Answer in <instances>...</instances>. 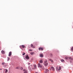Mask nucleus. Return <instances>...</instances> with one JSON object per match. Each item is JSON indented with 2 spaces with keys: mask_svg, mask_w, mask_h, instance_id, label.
Masks as SVG:
<instances>
[{
  "mask_svg": "<svg viewBox=\"0 0 73 73\" xmlns=\"http://www.w3.org/2000/svg\"><path fill=\"white\" fill-rule=\"evenodd\" d=\"M56 70H57V69H58V67H56Z\"/></svg>",
  "mask_w": 73,
  "mask_h": 73,
  "instance_id": "obj_20",
  "label": "nucleus"
},
{
  "mask_svg": "<svg viewBox=\"0 0 73 73\" xmlns=\"http://www.w3.org/2000/svg\"><path fill=\"white\" fill-rule=\"evenodd\" d=\"M31 46L32 48H35V46H33V44H31Z\"/></svg>",
  "mask_w": 73,
  "mask_h": 73,
  "instance_id": "obj_8",
  "label": "nucleus"
},
{
  "mask_svg": "<svg viewBox=\"0 0 73 73\" xmlns=\"http://www.w3.org/2000/svg\"><path fill=\"white\" fill-rule=\"evenodd\" d=\"M1 64L3 65H5V64H6V63H5L4 62H3Z\"/></svg>",
  "mask_w": 73,
  "mask_h": 73,
  "instance_id": "obj_13",
  "label": "nucleus"
},
{
  "mask_svg": "<svg viewBox=\"0 0 73 73\" xmlns=\"http://www.w3.org/2000/svg\"><path fill=\"white\" fill-rule=\"evenodd\" d=\"M1 52L2 54H4V53H5V52L3 50H2L1 51Z\"/></svg>",
  "mask_w": 73,
  "mask_h": 73,
  "instance_id": "obj_9",
  "label": "nucleus"
},
{
  "mask_svg": "<svg viewBox=\"0 0 73 73\" xmlns=\"http://www.w3.org/2000/svg\"><path fill=\"white\" fill-rule=\"evenodd\" d=\"M16 68L18 69H19V67H16Z\"/></svg>",
  "mask_w": 73,
  "mask_h": 73,
  "instance_id": "obj_24",
  "label": "nucleus"
},
{
  "mask_svg": "<svg viewBox=\"0 0 73 73\" xmlns=\"http://www.w3.org/2000/svg\"><path fill=\"white\" fill-rule=\"evenodd\" d=\"M36 65H34V67H35V68H36Z\"/></svg>",
  "mask_w": 73,
  "mask_h": 73,
  "instance_id": "obj_25",
  "label": "nucleus"
},
{
  "mask_svg": "<svg viewBox=\"0 0 73 73\" xmlns=\"http://www.w3.org/2000/svg\"><path fill=\"white\" fill-rule=\"evenodd\" d=\"M22 54L23 55H25V53H24L23 54Z\"/></svg>",
  "mask_w": 73,
  "mask_h": 73,
  "instance_id": "obj_27",
  "label": "nucleus"
},
{
  "mask_svg": "<svg viewBox=\"0 0 73 73\" xmlns=\"http://www.w3.org/2000/svg\"><path fill=\"white\" fill-rule=\"evenodd\" d=\"M10 58H9L8 57H7V61H9V60H10Z\"/></svg>",
  "mask_w": 73,
  "mask_h": 73,
  "instance_id": "obj_19",
  "label": "nucleus"
},
{
  "mask_svg": "<svg viewBox=\"0 0 73 73\" xmlns=\"http://www.w3.org/2000/svg\"><path fill=\"white\" fill-rule=\"evenodd\" d=\"M52 54H50V57H52Z\"/></svg>",
  "mask_w": 73,
  "mask_h": 73,
  "instance_id": "obj_23",
  "label": "nucleus"
},
{
  "mask_svg": "<svg viewBox=\"0 0 73 73\" xmlns=\"http://www.w3.org/2000/svg\"><path fill=\"white\" fill-rule=\"evenodd\" d=\"M30 64H28V65H30Z\"/></svg>",
  "mask_w": 73,
  "mask_h": 73,
  "instance_id": "obj_31",
  "label": "nucleus"
},
{
  "mask_svg": "<svg viewBox=\"0 0 73 73\" xmlns=\"http://www.w3.org/2000/svg\"><path fill=\"white\" fill-rule=\"evenodd\" d=\"M11 55H12V52H10L9 53V56H11Z\"/></svg>",
  "mask_w": 73,
  "mask_h": 73,
  "instance_id": "obj_7",
  "label": "nucleus"
},
{
  "mask_svg": "<svg viewBox=\"0 0 73 73\" xmlns=\"http://www.w3.org/2000/svg\"><path fill=\"white\" fill-rule=\"evenodd\" d=\"M43 64L45 66H47L48 65V60H45L43 63Z\"/></svg>",
  "mask_w": 73,
  "mask_h": 73,
  "instance_id": "obj_1",
  "label": "nucleus"
},
{
  "mask_svg": "<svg viewBox=\"0 0 73 73\" xmlns=\"http://www.w3.org/2000/svg\"><path fill=\"white\" fill-rule=\"evenodd\" d=\"M61 69V67H59V69H57V70H60Z\"/></svg>",
  "mask_w": 73,
  "mask_h": 73,
  "instance_id": "obj_15",
  "label": "nucleus"
},
{
  "mask_svg": "<svg viewBox=\"0 0 73 73\" xmlns=\"http://www.w3.org/2000/svg\"><path fill=\"white\" fill-rule=\"evenodd\" d=\"M40 57H43V54H40Z\"/></svg>",
  "mask_w": 73,
  "mask_h": 73,
  "instance_id": "obj_12",
  "label": "nucleus"
},
{
  "mask_svg": "<svg viewBox=\"0 0 73 73\" xmlns=\"http://www.w3.org/2000/svg\"><path fill=\"white\" fill-rule=\"evenodd\" d=\"M49 60L50 61H51L52 62H53V60H52V59H50Z\"/></svg>",
  "mask_w": 73,
  "mask_h": 73,
  "instance_id": "obj_11",
  "label": "nucleus"
},
{
  "mask_svg": "<svg viewBox=\"0 0 73 73\" xmlns=\"http://www.w3.org/2000/svg\"><path fill=\"white\" fill-rule=\"evenodd\" d=\"M39 62L40 63H43V62L42 61V60H40L39 61Z\"/></svg>",
  "mask_w": 73,
  "mask_h": 73,
  "instance_id": "obj_10",
  "label": "nucleus"
},
{
  "mask_svg": "<svg viewBox=\"0 0 73 73\" xmlns=\"http://www.w3.org/2000/svg\"><path fill=\"white\" fill-rule=\"evenodd\" d=\"M28 68H30V66H29Z\"/></svg>",
  "mask_w": 73,
  "mask_h": 73,
  "instance_id": "obj_30",
  "label": "nucleus"
},
{
  "mask_svg": "<svg viewBox=\"0 0 73 73\" xmlns=\"http://www.w3.org/2000/svg\"><path fill=\"white\" fill-rule=\"evenodd\" d=\"M32 69H34V68H32Z\"/></svg>",
  "mask_w": 73,
  "mask_h": 73,
  "instance_id": "obj_33",
  "label": "nucleus"
},
{
  "mask_svg": "<svg viewBox=\"0 0 73 73\" xmlns=\"http://www.w3.org/2000/svg\"><path fill=\"white\" fill-rule=\"evenodd\" d=\"M70 62L71 63L72 62L71 61H70Z\"/></svg>",
  "mask_w": 73,
  "mask_h": 73,
  "instance_id": "obj_34",
  "label": "nucleus"
},
{
  "mask_svg": "<svg viewBox=\"0 0 73 73\" xmlns=\"http://www.w3.org/2000/svg\"><path fill=\"white\" fill-rule=\"evenodd\" d=\"M25 58L26 59H27V60H28L29 58V56H28L27 55L25 57Z\"/></svg>",
  "mask_w": 73,
  "mask_h": 73,
  "instance_id": "obj_6",
  "label": "nucleus"
},
{
  "mask_svg": "<svg viewBox=\"0 0 73 73\" xmlns=\"http://www.w3.org/2000/svg\"><path fill=\"white\" fill-rule=\"evenodd\" d=\"M61 61L62 62H64V59L61 60Z\"/></svg>",
  "mask_w": 73,
  "mask_h": 73,
  "instance_id": "obj_21",
  "label": "nucleus"
},
{
  "mask_svg": "<svg viewBox=\"0 0 73 73\" xmlns=\"http://www.w3.org/2000/svg\"><path fill=\"white\" fill-rule=\"evenodd\" d=\"M0 70H2V69H1L0 68Z\"/></svg>",
  "mask_w": 73,
  "mask_h": 73,
  "instance_id": "obj_32",
  "label": "nucleus"
},
{
  "mask_svg": "<svg viewBox=\"0 0 73 73\" xmlns=\"http://www.w3.org/2000/svg\"><path fill=\"white\" fill-rule=\"evenodd\" d=\"M30 54L31 55H33V54H34V52H32L30 53Z\"/></svg>",
  "mask_w": 73,
  "mask_h": 73,
  "instance_id": "obj_14",
  "label": "nucleus"
},
{
  "mask_svg": "<svg viewBox=\"0 0 73 73\" xmlns=\"http://www.w3.org/2000/svg\"><path fill=\"white\" fill-rule=\"evenodd\" d=\"M50 70H52H52H55L54 68L53 67H51L50 68Z\"/></svg>",
  "mask_w": 73,
  "mask_h": 73,
  "instance_id": "obj_5",
  "label": "nucleus"
},
{
  "mask_svg": "<svg viewBox=\"0 0 73 73\" xmlns=\"http://www.w3.org/2000/svg\"><path fill=\"white\" fill-rule=\"evenodd\" d=\"M43 49H44L43 48L41 47H40L38 48V50H41L42 51L43 50Z\"/></svg>",
  "mask_w": 73,
  "mask_h": 73,
  "instance_id": "obj_4",
  "label": "nucleus"
},
{
  "mask_svg": "<svg viewBox=\"0 0 73 73\" xmlns=\"http://www.w3.org/2000/svg\"><path fill=\"white\" fill-rule=\"evenodd\" d=\"M46 72H49V70L48 69H46Z\"/></svg>",
  "mask_w": 73,
  "mask_h": 73,
  "instance_id": "obj_16",
  "label": "nucleus"
},
{
  "mask_svg": "<svg viewBox=\"0 0 73 73\" xmlns=\"http://www.w3.org/2000/svg\"><path fill=\"white\" fill-rule=\"evenodd\" d=\"M38 67L39 68H42V64H40V63H38Z\"/></svg>",
  "mask_w": 73,
  "mask_h": 73,
  "instance_id": "obj_3",
  "label": "nucleus"
},
{
  "mask_svg": "<svg viewBox=\"0 0 73 73\" xmlns=\"http://www.w3.org/2000/svg\"><path fill=\"white\" fill-rule=\"evenodd\" d=\"M20 48L21 49L22 48V47L23 48H25V46L24 45H22L21 46H20Z\"/></svg>",
  "mask_w": 73,
  "mask_h": 73,
  "instance_id": "obj_2",
  "label": "nucleus"
},
{
  "mask_svg": "<svg viewBox=\"0 0 73 73\" xmlns=\"http://www.w3.org/2000/svg\"><path fill=\"white\" fill-rule=\"evenodd\" d=\"M29 51H32V50H31V49H29Z\"/></svg>",
  "mask_w": 73,
  "mask_h": 73,
  "instance_id": "obj_29",
  "label": "nucleus"
},
{
  "mask_svg": "<svg viewBox=\"0 0 73 73\" xmlns=\"http://www.w3.org/2000/svg\"><path fill=\"white\" fill-rule=\"evenodd\" d=\"M21 70H22V69H23V68L22 67L21 68Z\"/></svg>",
  "mask_w": 73,
  "mask_h": 73,
  "instance_id": "obj_28",
  "label": "nucleus"
},
{
  "mask_svg": "<svg viewBox=\"0 0 73 73\" xmlns=\"http://www.w3.org/2000/svg\"><path fill=\"white\" fill-rule=\"evenodd\" d=\"M69 58V59H70L71 60H73V58L71 57H70Z\"/></svg>",
  "mask_w": 73,
  "mask_h": 73,
  "instance_id": "obj_17",
  "label": "nucleus"
},
{
  "mask_svg": "<svg viewBox=\"0 0 73 73\" xmlns=\"http://www.w3.org/2000/svg\"><path fill=\"white\" fill-rule=\"evenodd\" d=\"M65 59H66V60H68V57H66Z\"/></svg>",
  "mask_w": 73,
  "mask_h": 73,
  "instance_id": "obj_22",
  "label": "nucleus"
},
{
  "mask_svg": "<svg viewBox=\"0 0 73 73\" xmlns=\"http://www.w3.org/2000/svg\"><path fill=\"white\" fill-rule=\"evenodd\" d=\"M6 71L5 72V73H7V72H8V70L6 69Z\"/></svg>",
  "mask_w": 73,
  "mask_h": 73,
  "instance_id": "obj_18",
  "label": "nucleus"
},
{
  "mask_svg": "<svg viewBox=\"0 0 73 73\" xmlns=\"http://www.w3.org/2000/svg\"><path fill=\"white\" fill-rule=\"evenodd\" d=\"M71 49L72 50H73V47L71 48Z\"/></svg>",
  "mask_w": 73,
  "mask_h": 73,
  "instance_id": "obj_26",
  "label": "nucleus"
}]
</instances>
